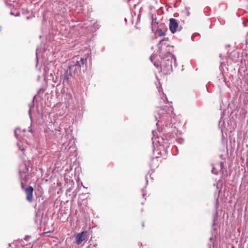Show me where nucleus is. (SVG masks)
<instances>
[{
  "mask_svg": "<svg viewBox=\"0 0 248 248\" xmlns=\"http://www.w3.org/2000/svg\"><path fill=\"white\" fill-rule=\"evenodd\" d=\"M157 114L158 117L157 116L155 117L156 120H158V122L162 121L172 122L171 119L174 115L173 108L172 107H160L157 110Z\"/></svg>",
  "mask_w": 248,
  "mask_h": 248,
  "instance_id": "1",
  "label": "nucleus"
},
{
  "mask_svg": "<svg viewBox=\"0 0 248 248\" xmlns=\"http://www.w3.org/2000/svg\"><path fill=\"white\" fill-rule=\"evenodd\" d=\"M87 62V56H76L73 59L72 63L70 65V69H74V73L78 75L80 73L81 68Z\"/></svg>",
  "mask_w": 248,
  "mask_h": 248,
  "instance_id": "2",
  "label": "nucleus"
},
{
  "mask_svg": "<svg viewBox=\"0 0 248 248\" xmlns=\"http://www.w3.org/2000/svg\"><path fill=\"white\" fill-rule=\"evenodd\" d=\"M173 61L175 63L176 58L171 53H168L165 57L163 59L161 62V67L165 74H167L172 71Z\"/></svg>",
  "mask_w": 248,
  "mask_h": 248,
  "instance_id": "3",
  "label": "nucleus"
},
{
  "mask_svg": "<svg viewBox=\"0 0 248 248\" xmlns=\"http://www.w3.org/2000/svg\"><path fill=\"white\" fill-rule=\"evenodd\" d=\"M29 163L24 162L21 164L19 168V174L21 181L24 179L26 181L27 173L29 171Z\"/></svg>",
  "mask_w": 248,
  "mask_h": 248,
  "instance_id": "4",
  "label": "nucleus"
},
{
  "mask_svg": "<svg viewBox=\"0 0 248 248\" xmlns=\"http://www.w3.org/2000/svg\"><path fill=\"white\" fill-rule=\"evenodd\" d=\"M21 188L24 190L26 194V199L27 200L31 202L32 201L33 196L32 193L33 191V188L31 186H29L27 187H25L23 182L22 181L21 182Z\"/></svg>",
  "mask_w": 248,
  "mask_h": 248,
  "instance_id": "5",
  "label": "nucleus"
},
{
  "mask_svg": "<svg viewBox=\"0 0 248 248\" xmlns=\"http://www.w3.org/2000/svg\"><path fill=\"white\" fill-rule=\"evenodd\" d=\"M169 28L172 33H175L177 31L178 24L175 19L171 18L170 19Z\"/></svg>",
  "mask_w": 248,
  "mask_h": 248,
  "instance_id": "6",
  "label": "nucleus"
},
{
  "mask_svg": "<svg viewBox=\"0 0 248 248\" xmlns=\"http://www.w3.org/2000/svg\"><path fill=\"white\" fill-rule=\"evenodd\" d=\"M86 232H82L81 233H78L76 236V243L79 245L86 239Z\"/></svg>",
  "mask_w": 248,
  "mask_h": 248,
  "instance_id": "7",
  "label": "nucleus"
},
{
  "mask_svg": "<svg viewBox=\"0 0 248 248\" xmlns=\"http://www.w3.org/2000/svg\"><path fill=\"white\" fill-rule=\"evenodd\" d=\"M72 72H74V69H70V65L68 66V69L65 71L64 75V78H63V81L64 82H68L69 79L71 78L72 77Z\"/></svg>",
  "mask_w": 248,
  "mask_h": 248,
  "instance_id": "8",
  "label": "nucleus"
},
{
  "mask_svg": "<svg viewBox=\"0 0 248 248\" xmlns=\"http://www.w3.org/2000/svg\"><path fill=\"white\" fill-rule=\"evenodd\" d=\"M166 101H168L166 95L165 94L163 93L162 96L161 97L160 99L159 104L161 105L162 103H165Z\"/></svg>",
  "mask_w": 248,
  "mask_h": 248,
  "instance_id": "9",
  "label": "nucleus"
},
{
  "mask_svg": "<svg viewBox=\"0 0 248 248\" xmlns=\"http://www.w3.org/2000/svg\"><path fill=\"white\" fill-rule=\"evenodd\" d=\"M21 142L20 141H19V142H17V146L18 147V149L19 150L23 151L25 150V146L24 145H23L22 146H21Z\"/></svg>",
  "mask_w": 248,
  "mask_h": 248,
  "instance_id": "10",
  "label": "nucleus"
},
{
  "mask_svg": "<svg viewBox=\"0 0 248 248\" xmlns=\"http://www.w3.org/2000/svg\"><path fill=\"white\" fill-rule=\"evenodd\" d=\"M156 33L160 36H163L165 35V32L163 31H162L160 29H158L156 30Z\"/></svg>",
  "mask_w": 248,
  "mask_h": 248,
  "instance_id": "11",
  "label": "nucleus"
},
{
  "mask_svg": "<svg viewBox=\"0 0 248 248\" xmlns=\"http://www.w3.org/2000/svg\"><path fill=\"white\" fill-rule=\"evenodd\" d=\"M20 129L19 128H16L15 130V135L16 136V137L17 138V139H19V137H18V133L19 132H20Z\"/></svg>",
  "mask_w": 248,
  "mask_h": 248,
  "instance_id": "12",
  "label": "nucleus"
},
{
  "mask_svg": "<svg viewBox=\"0 0 248 248\" xmlns=\"http://www.w3.org/2000/svg\"><path fill=\"white\" fill-rule=\"evenodd\" d=\"M33 106H34V102H33V100L29 104V107L30 108V109L29 110V113L30 116H31V108H32L33 107Z\"/></svg>",
  "mask_w": 248,
  "mask_h": 248,
  "instance_id": "13",
  "label": "nucleus"
},
{
  "mask_svg": "<svg viewBox=\"0 0 248 248\" xmlns=\"http://www.w3.org/2000/svg\"><path fill=\"white\" fill-rule=\"evenodd\" d=\"M69 146V144H68L67 142H64L62 143V148H64L65 150L67 149V147Z\"/></svg>",
  "mask_w": 248,
  "mask_h": 248,
  "instance_id": "14",
  "label": "nucleus"
},
{
  "mask_svg": "<svg viewBox=\"0 0 248 248\" xmlns=\"http://www.w3.org/2000/svg\"><path fill=\"white\" fill-rule=\"evenodd\" d=\"M55 133L57 136H58V135H61V129H56L55 130Z\"/></svg>",
  "mask_w": 248,
  "mask_h": 248,
  "instance_id": "15",
  "label": "nucleus"
},
{
  "mask_svg": "<svg viewBox=\"0 0 248 248\" xmlns=\"http://www.w3.org/2000/svg\"><path fill=\"white\" fill-rule=\"evenodd\" d=\"M212 173L216 175L217 174V171L215 170V168L214 167H213L212 168Z\"/></svg>",
  "mask_w": 248,
  "mask_h": 248,
  "instance_id": "16",
  "label": "nucleus"
},
{
  "mask_svg": "<svg viewBox=\"0 0 248 248\" xmlns=\"http://www.w3.org/2000/svg\"><path fill=\"white\" fill-rule=\"evenodd\" d=\"M219 165H220L221 170H222L223 169H224V166L223 163L222 162H220Z\"/></svg>",
  "mask_w": 248,
  "mask_h": 248,
  "instance_id": "17",
  "label": "nucleus"
},
{
  "mask_svg": "<svg viewBox=\"0 0 248 248\" xmlns=\"http://www.w3.org/2000/svg\"><path fill=\"white\" fill-rule=\"evenodd\" d=\"M189 7H186V15L187 16H189L190 15V12L189 11Z\"/></svg>",
  "mask_w": 248,
  "mask_h": 248,
  "instance_id": "18",
  "label": "nucleus"
},
{
  "mask_svg": "<svg viewBox=\"0 0 248 248\" xmlns=\"http://www.w3.org/2000/svg\"><path fill=\"white\" fill-rule=\"evenodd\" d=\"M36 61H37L36 66L37 67V65H38V51H37V50H36Z\"/></svg>",
  "mask_w": 248,
  "mask_h": 248,
  "instance_id": "19",
  "label": "nucleus"
},
{
  "mask_svg": "<svg viewBox=\"0 0 248 248\" xmlns=\"http://www.w3.org/2000/svg\"><path fill=\"white\" fill-rule=\"evenodd\" d=\"M87 248H96V247L95 245H90Z\"/></svg>",
  "mask_w": 248,
  "mask_h": 248,
  "instance_id": "20",
  "label": "nucleus"
},
{
  "mask_svg": "<svg viewBox=\"0 0 248 248\" xmlns=\"http://www.w3.org/2000/svg\"><path fill=\"white\" fill-rule=\"evenodd\" d=\"M166 40H167V39H166V38H164V39H163L162 40H161L159 41V43H158V45L159 46L160 44H162V43L163 41H166Z\"/></svg>",
  "mask_w": 248,
  "mask_h": 248,
  "instance_id": "21",
  "label": "nucleus"
},
{
  "mask_svg": "<svg viewBox=\"0 0 248 248\" xmlns=\"http://www.w3.org/2000/svg\"><path fill=\"white\" fill-rule=\"evenodd\" d=\"M73 145H74V143H72V144L71 145H70L68 149H67V151H68L69 149H70L71 148H74V147H73Z\"/></svg>",
  "mask_w": 248,
  "mask_h": 248,
  "instance_id": "22",
  "label": "nucleus"
},
{
  "mask_svg": "<svg viewBox=\"0 0 248 248\" xmlns=\"http://www.w3.org/2000/svg\"><path fill=\"white\" fill-rule=\"evenodd\" d=\"M230 46V45H226L225 46V47L227 48L228 47H229Z\"/></svg>",
  "mask_w": 248,
  "mask_h": 248,
  "instance_id": "23",
  "label": "nucleus"
},
{
  "mask_svg": "<svg viewBox=\"0 0 248 248\" xmlns=\"http://www.w3.org/2000/svg\"><path fill=\"white\" fill-rule=\"evenodd\" d=\"M73 140V139L71 137H70V138L69 139V141L71 142V141H72Z\"/></svg>",
  "mask_w": 248,
  "mask_h": 248,
  "instance_id": "24",
  "label": "nucleus"
},
{
  "mask_svg": "<svg viewBox=\"0 0 248 248\" xmlns=\"http://www.w3.org/2000/svg\"><path fill=\"white\" fill-rule=\"evenodd\" d=\"M153 57H154V56H153V55H152V56L150 57V60H151L152 61H153V60H152V59H153Z\"/></svg>",
  "mask_w": 248,
  "mask_h": 248,
  "instance_id": "25",
  "label": "nucleus"
},
{
  "mask_svg": "<svg viewBox=\"0 0 248 248\" xmlns=\"http://www.w3.org/2000/svg\"><path fill=\"white\" fill-rule=\"evenodd\" d=\"M20 15V14L19 13H17L16 14V16H19Z\"/></svg>",
  "mask_w": 248,
  "mask_h": 248,
  "instance_id": "26",
  "label": "nucleus"
},
{
  "mask_svg": "<svg viewBox=\"0 0 248 248\" xmlns=\"http://www.w3.org/2000/svg\"><path fill=\"white\" fill-rule=\"evenodd\" d=\"M154 65H155L156 67L158 66V65H156V64L155 63H154Z\"/></svg>",
  "mask_w": 248,
  "mask_h": 248,
  "instance_id": "27",
  "label": "nucleus"
},
{
  "mask_svg": "<svg viewBox=\"0 0 248 248\" xmlns=\"http://www.w3.org/2000/svg\"><path fill=\"white\" fill-rule=\"evenodd\" d=\"M145 195V193H143V194H142V196H143V197H144Z\"/></svg>",
  "mask_w": 248,
  "mask_h": 248,
  "instance_id": "28",
  "label": "nucleus"
},
{
  "mask_svg": "<svg viewBox=\"0 0 248 248\" xmlns=\"http://www.w3.org/2000/svg\"><path fill=\"white\" fill-rule=\"evenodd\" d=\"M158 48H159V51H161V48L160 46L158 47Z\"/></svg>",
  "mask_w": 248,
  "mask_h": 248,
  "instance_id": "29",
  "label": "nucleus"
},
{
  "mask_svg": "<svg viewBox=\"0 0 248 248\" xmlns=\"http://www.w3.org/2000/svg\"><path fill=\"white\" fill-rule=\"evenodd\" d=\"M209 248H211V245H209Z\"/></svg>",
  "mask_w": 248,
  "mask_h": 248,
  "instance_id": "30",
  "label": "nucleus"
},
{
  "mask_svg": "<svg viewBox=\"0 0 248 248\" xmlns=\"http://www.w3.org/2000/svg\"><path fill=\"white\" fill-rule=\"evenodd\" d=\"M65 137H67V139H68V138H69V136H68V135H66V136H65Z\"/></svg>",
  "mask_w": 248,
  "mask_h": 248,
  "instance_id": "31",
  "label": "nucleus"
},
{
  "mask_svg": "<svg viewBox=\"0 0 248 248\" xmlns=\"http://www.w3.org/2000/svg\"><path fill=\"white\" fill-rule=\"evenodd\" d=\"M10 14H11V15H14V13H13V12H11V13H10Z\"/></svg>",
  "mask_w": 248,
  "mask_h": 248,
  "instance_id": "32",
  "label": "nucleus"
},
{
  "mask_svg": "<svg viewBox=\"0 0 248 248\" xmlns=\"http://www.w3.org/2000/svg\"><path fill=\"white\" fill-rule=\"evenodd\" d=\"M144 226V223H142V226Z\"/></svg>",
  "mask_w": 248,
  "mask_h": 248,
  "instance_id": "33",
  "label": "nucleus"
},
{
  "mask_svg": "<svg viewBox=\"0 0 248 248\" xmlns=\"http://www.w3.org/2000/svg\"><path fill=\"white\" fill-rule=\"evenodd\" d=\"M210 240H212V237H211V238H210Z\"/></svg>",
  "mask_w": 248,
  "mask_h": 248,
  "instance_id": "34",
  "label": "nucleus"
}]
</instances>
